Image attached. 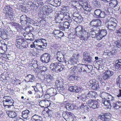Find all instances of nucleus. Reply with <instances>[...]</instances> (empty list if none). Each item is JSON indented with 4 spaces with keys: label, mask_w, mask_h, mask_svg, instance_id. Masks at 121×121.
Masks as SVG:
<instances>
[{
    "label": "nucleus",
    "mask_w": 121,
    "mask_h": 121,
    "mask_svg": "<svg viewBox=\"0 0 121 121\" xmlns=\"http://www.w3.org/2000/svg\"><path fill=\"white\" fill-rule=\"evenodd\" d=\"M57 60L59 62H64L66 64H67V62L65 60L64 55H63L61 57L57 59Z\"/></svg>",
    "instance_id": "nucleus-43"
},
{
    "label": "nucleus",
    "mask_w": 121,
    "mask_h": 121,
    "mask_svg": "<svg viewBox=\"0 0 121 121\" xmlns=\"http://www.w3.org/2000/svg\"><path fill=\"white\" fill-rule=\"evenodd\" d=\"M86 104L90 107L93 108H95L99 107L98 102L97 101L90 99L86 101Z\"/></svg>",
    "instance_id": "nucleus-9"
},
{
    "label": "nucleus",
    "mask_w": 121,
    "mask_h": 121,
    "mask_svg": "<svg viewBox=\"0 0 121 121\" xmlns=\"http://www.w3.org/2000/svg\"><path fill=\"white\" fill-rule=\"evenodd\" d=\"M78 71L80 73H83L84 74L89 72L88 71L89 69L87 66L86 64H79L77 66Z\"/></svg>",
    "instance_id": "nucleus-7"
},
{
    "label": "nucleus",
    "mask_w": 121,
    "mask_h": 121,
    "mask_svg": "<svg viewBox=\"0 0 121 121\" xmlns=\"http://www.w3.org/2000/svg\"><path fill=\"white\" fill-rule=\"evenodd\" d=\"M3 105L4 107L8 106V108H10V107L12 106H13V100L11 99L9 100L4 101L3 102Z\"/></svg>",
    "instance_id": "nucleus-19"
},
{
    "label": "nucleus",
    "mask_w": 121,
    "mask_h": 121,
    "mask_svg": "<svg viewBox=\"0 0 121 121\" xmlns=\"http://www.w3.org/2000/svg\"><path fill=\"white\" fill-rule=\"evenodd\" d=\"M26 18L27 16L25 15H22L20 17V18L22 21H26Z\"/></svg>",
    "instance_id": "nucleus-60"
},
{
    "label": "nucleus",
    "mask_w": 121,
    "mask_h": 121,
    "mask_svg": "<svg viewBox=\"0 0 121 121\" xmlns=\"http://www.w3.org/2000/svg\"><path fill=\"white\" fill-rule=\"evenodd\" d=\"M6 113L8 116L10 118H14L16 117L17 115L16 112L13 111H8Z\"/></svg>",
    "instance_id": "nucleus-23"
},
{
    "label": "nucleus",
    "mask_w": 121,
    "mask_h": 121,
    "mask_svg": "<svg viewBox=\"0 0 121 121\" xmlns=\"http://www.w3.org/2000/svg\"><path fill=\"white\" fill-rule=\"evenodd\" d=\"M93 5L95 8H99L100 6V3L96 0H94L92 1Z\"/></svg>",
    "instance_id": "nucleus-32"
},
{
    "label": "nucleus",
    "mask_w": 121,
    "mask_h": 121,
    "mask_svg": "<svg viewBox=\"0 0 121 121\" xmlns=\"http://www.w3.org/2000/svg\"><path fill=\"white\" fill-rule=\"evenodd\" d=\"M3 98L4 100H3V102H4V101H7L8 100H9L11 99H12L11 97H9L8 96H4L3 97Z\"/></svg>",
    "instance_id": "nucleus-55"
},
{
    "label": "nucleus",
    "mask_w": 121,
    "mask_h": 121,
    "mask_svg": "<svg viewBox=\"0 0 121 121\" xmlns=\"http://www.w3.org/2000/svg\"><path fill=\"white\" fill-rule=\"evenodd\" d=\"M80 108L81 109H82L84 110H85V109L88 110L89 109V108L87 105L83 104H82L80 106Z\"/></svg>",
    "instance_id": "nucleus-44"
},
{
    "label": "nucleus",
    "mask_w": 121,
    "mask_h": 121,
    "mask_svg": "<svg viewBox=\"0 0 121 121\" xmlns=\"http://www.w3.org/2000/svg\"><path fill=\"white\" fill-rule=\"evenodd\" d=\"M62 15V18L63 19H66L69 17V13L67 12H65L64 13H61Z\"/></svg>",
    "instance_id": "nucleus-38"
},
{
    "label": "nucleus",
    "mask_w": 121,
    "mask_h": 121,
    "mask_svg": "<svg viewBox=\"0 0 121 121\" xmlns=\"http://www.w3.org/2000/svg\"><path fill=\"white\" fill-rule=\"evenodd\" d=\"M114 43L116 47L119 48L121 47V40H118L115 41Z\"/></svg>",
    "instance_id": "nucleus-45"
},
{
    "label": "nucleus",
    "mask_w": 121,
    "mask_h": 121,
    "mask_svg": "<svg viewBox=\"0 0 121 121\" xmlns=\"http://www.w3.org/2000/svg\"><path fill=\"white\" fill-rule=\"evenodd\" d=\"M57 57L56 58L57 60V59L61 57L62 56H63V54L60 51L58 52L56 54Z\"/></svg>",
    "instance_id": "nucleus-56"
},
{
    "label": "nucleus",
    "mask_w": 121,
    "mask_h": 121,
    "mask_svg": "<svg viewBox=\"0 0 121 121\" xmlns=\"http://www.w3.org/2000/svg\"><path fill=\"white\" fill-rule=\"evenodd\" d=\"M98 32L103 37L106 36L107 34V31L106 30H100Z\"/></svg>",
    "instance_id": "nucleus-39"
},
{
    "label": "nucleus",
    "mask_w": 121,
    "mask_h": 121,
    "mask_svg": "<svg viewBox=\"0 0 121 121\" xmlns=\"http://www.w3.org/2000/svg\"><path fill=\"white\" fill-rule=\"evenodd\" d=\"M76 14L75 13H74L73 14V16H72V18L74 21L76 22L77 23H78V16L76 15Z\"/></svg>",
    "instance_id": "nucleus-49"
},
{
    "label": "nucleus",
    "mask_w": 121,
    "mask_h": 121,
    "mask_svg": "<svg viewBox=\"0 0 121 121\" xmlns=\"http://www.w3.org/2000/svg\"><path fill=\"white\" fill-rule=\"evenodd\" d=\"M82 30L86 35H89L90 32V28L87 26H82Z\"/></svg>",
    "instance_id": "nucleus-22"
},
{
    "label": "nucleus",
    "mask_w": 121,
    "mask_h": 121,
    "mask_svg": "<svg viewBox=\"0 0 121 121\" xmlns=\"http://www.w3.org/2000/svg\"><path fill=\"white\" fill-rule=\"evenodd\" d=\"M48 91L49 92V95L53 96L56 94V90L55 88H51L48 90Z\"/></svg>",
    "instance_id": "nucleus-26"
},
{
    "label": "nucleus",
    "mask_w": 121,
    "mask_h": 121,
    "mask_svg": "<svg viewBox=\"0 0 121 121\" xmlns=\"http://www.w3.org/2000/svg\"><path fill=\"white\" fill-rule=\"evenodd\" d=\"M113 106L116 109H119L121 106V102L118 101L114 103Z\"/></svg>",
    "instance_id": "nucleus-30"
},
{
    "label": "nucleus",
    "mask_w": 121,
    "mask_h": 121,
    "mask_svg": "<svg viewBox=\"0 0 121 121\" xmlns=\"http://www.w3.org/2000/svg\"><path fill=\"white\" fill-rule=\"evenodd\" d=\"M70 26V24L68 22H65L63 23H60L58 25V27L60 30H65V29L69 28Z\"/></svg>",
    "instance_id": "nucleus-15"
},
{
    "label": "nucleus",
    "mask_w": 121,
    "mask_h": 121,
    "mask_svg": "<svg viewBox=\"0 0 121 121\" xmlns=\"http://www.w3.org/2000/svg\"><path fill=\"white\" fill-rule=\"evenodd\" d=\"M31 111L28 110L23 111L22 112V116L24 119H29L31 117Z\"/></svg>",
    "instance_id": "nucleus-17"
},
{
    "label": "nucleus",
    "mask_w": 121,
    "mask_h": 121,
    "mask_svg": "<svg viewBox=\"0 0 121 121\" xmlns=\"http://www.w3.org/2000/svg\"><path fill=\"white\" fill-rule=\"evenodd\" d=\"M68 77L69 80L72 81L77 80L78 78L77 76L72 75H70Z\"/></svg>",
    "instance_id": "nucleus-35"
},
{
    "label": "nucleus",
    "mask_w": 121,
    "mask_h": 121,
    "mask_svg": "<svg viewBox=\"0 0 121 121\" xmlns=\"http://www.w3.org/2000/svg\"><path fill=\"white\" fill-rule=\"evenodd\" d=\"M98 81L102 85L104 86L105 85V83L104 82L102 79L101 78H99L98 79Z\"/></svg>",
    "instance_id": "nucleus-63"
},
{
    "label": "nucleus",
    "mask_w": 121,
    "mask_h": 121,
    "mask_svg": "<svg viewBox=\"0 0 121 121\" xmlns=\"http://www.w3.org/2000/svg\"><path fill=\"white\" fill-rule=\"evenodd\" d=\"M9 33L8 31L5 29H0V35H1V37L2 36H5L8 35Z\"/></svg>",
    "instance_id": "nucleus-25"
},
{
    "label": "nucleus",
    "mask_w": 121,
    "mask_h": 121,
    "mask_svg": "<svg viewBox=\"0 0 121 121\" xmlns=\"http://www.w3.org/2000/svg\"><path fill=\"white\" fill-rule=\"evenodd\" d=\"M94 16H97L99 18H104L106 16L105 12L100 9H97L94 12Z\"/></svg>",
    "instance_id": "nucleus-12"
},
{
    "label": "nucleus",
    "mask_w": 121,
    "mask_h": 121,
    "mask_svg": "<svg viewBox=\"0 0 121 121\" xmlns=\"http://www.w3.org/2000/svg\"><path fill=\"white\" fill-rule=\"evenodd\" d=\"M62 116L66 121H72L73 120V114L71 112L64 111L62 113Z\"/></svg>",
    "instance_id": "nucleus-6"
},
{
    "label": "nucleus",
    "mask_w": 121,
    "mask_h": 121,
    "mask_svg": "<svg viewBox=\"0 0 121 121\" xmlns=\"http://www.w3.org/2000/svg\"><path fill=\"white\" fill-rule=\"evenodd\" d=\"M90 33L92 35V38H95V35L97 33H96V31H90Z\"/></svg>",
    "instance_id": "nucleus-58"
},
{
    "label": "nucleus",
    "mask_w": 121,
    "mask_h": 121,
    "mask_svg": "<svg viewBox=\"0 0 121 121\" xmlns=\"http://www.w3.org/2000/svg\"><path fill=\"white\" fill-rule=\"evenodd\" d=\"M37 2L33 3L32 1H30L28 2V4L32 8L34 9L35 7L38 8V6H39V5H37Z\"/></svg>",
    "instance_id": "nucleus-33"
},
{
    "label": "nucleus",
    "mask_w": 121,
    "mask_h": 121,
    "mask_svg": "<svg viewBox=\"0 0 121 121\" xmlns=\"http://www.w3.org/2000/svg\"><path fill=\"white\" fill-rule=\"evenodd\" d=\"M61 13L58 14L56 15L55 16V19L56 22L59 23V24L60 23H61V22L63 19Z\"/></svg>",
    "instance_id": "nucleus-24"
},
{
    "label": "nucleus",
    "mask_w": 121,
    "mask_h": 121,
    "mask_svg": "<svg viewBox=\"0 0 121 121\" xmlns=\"http://www.w3.org/2000/svg\"><path fill=\"white\" fill-rule=\"evenodd\" d=\"M40 60L43 63H47L52 61L53 58L50 54L48 53H45L41 56Z\"/></svg>",
    "instance_id": "nucleus-5"
},
{
    "label": "nucleus",
    "mask_w": 121,
    "mask_h": 121,
    "mask_svg": "<svg viewBox=\"0 0 121 121\" xmlns=\"http://www.w3.org/2000/svg\"><path fill=\"white\" fill-rule=\"evenodd\" d=\"M79 54H74L68 61L67 62V64L69 65H75L77 64L78 60V58Z\"/></svg>",
    "instance_id": "nucleus-11"
},
{
    "label": "nucleus",
    "mask_w": 121,
    "mask_h": 121,
    "mask_svg": "<svg viewBox=\"0 0 121 121\" xmlns=\"http://www.w3.org/2000/svg\"><path fill=\"white\" fill-rule=\"evenodd\" d=\"M31 120L33 121H42V117L37 114H35L31 117Z\"/></svg>",
    "instance_id": "nucleus-20"
},
{
    "label": "nucleus",
    "mask_w": 121,
    "mask_h": 121,
    "mask_svg": "<svg viewBox=\"0 0 121 121\" xmlns=\"http://www.w3.org/2000/svg\"><path fill=\"white\" fill-rule=\"evenodd\" d=\"M50 69L53 72L58 73L62 70L65 68L64 65L58 62L52 63L50 65Z\"/></svg>",
    "instance_id": "nucleus-2"
},
{
    "label": "nucleus",
    "mask_w": 121,
    "mask_h": 121,
    "mask_svg": "<svg viewBox=\"0 0 121 121\" xmlns=\"http://www.w3.org/2000/svg\"><path fill=\"white\" fill-rule=\"evenodd\" d=\"M66 109L68 110H71L73 109L75 107L74 105L70 103H68L65 105Z\"/></svg>",
    "instance_id": "nucleus-29"
},
{
    "label": "nucleus",
    "mask_w": 121,
    "mask_h": 121,
    "mask_svg": "<svg viewBox=\"0 0 121 121\" xmlns=\"http://www.w3.org/2000/svg\"><path fill=\"white\" fill-rule=\"evenodd\" d=\"M46 40L45 39H43L42 41V46L43 49H45L46 48V47L47 46V43L46 42Z\"/></svg>",
    "instance_id": "nucleus-48"
},
{
    "label": "nucleus",
    "mask_w": 121,
    "mask_h": 121,
    "mask_svg": "<svg viewBox=\"0 0 121 121\" xmlns=\"http://www.w3.org/2000/svg\"><path fill=\"white\" fill-rule=\"evenodd\" d=\"M81 6L84 10L83 12L84 18H87V17H90L91 15L90 12L92 9V8L89 3L86 1L84 2L82 4Z\"/></svg>",
    "instance_id": "nucleus-1"
},
{
    "label": "nucleus",
    "mask_w": 121,
    "mask_h": 121,
    "mask_svg": "<svg viewBox=\"0 0 121 121\" xmlns=\"http://www.w3.org/2000/svg\"><path fill=\"white\" fill-rule=\"evenodd\" d=\"M39 68L41 72H45L47 70L46 67L43 66H39Z\"/></svg>",
    "instance_id": "nucleus-53"
},
{
    "label": "nucleus",
    "mask_w": 121,
    "mask_h": 121,
    "mask_svg": "<svg viewBox=\"0 0 121 121\" xmlns=\"http://www.w3.org/2000/svg\"><path fill=\"white\" fill-rule=\"evenodd\" d=\"M3 12L5 14V16L6 18L9 17L11 20H13L15 17L13 9L10 5L6 6L3 9Z\"/></svg>",
    "instance_id": "nucleus-3"
},
{
    "label": "nucleus",
    "mask_w": 121,
    "mask_h": 121,
    "mask_svg": "<svg viewBox=\"0 0 121 121\" xmlns=\"http://www.w3.org/2000/svg\"><path fill=\"white\" fill-rule=\"evenodd\" d=\"M89 82L91 84L90 86H94L96 83H97L98 82L95 79H93L90 80L89 81Z\"/></svg>",
    "instance_id": "nucleus-46"
},
{
    "label": "nucleus",
    "mask_w": 121,
    "mask_h": 121,
    "mask_svg": "<svg viewBox=\"0 0 121 121\" xmlns=\"http://www.w3.org/2000/svg\"><path fill=\"white\" fill-rule=\"evenodd\" d=\"M103 38V37H102V36L98 32L96 34L95 38L97 39L98 40H100L101 39Z\"/></svg>",
    "instance_id": "nucleus-50"
},
{
    "label": "nucleus",
    "mask_w": 121,
    "mask_h": 121,
    "mask_svg": "<svg viewBox=\"0 0 121 121\" xmlns=\"http://www.w3.org/2000/svg\"><path fill=\"white\" fill-rule=\"evenodd\" d=\"M114 97L112 96L111 95L108 94V95L106 99H108L107 100H108L110 102H112V101L114 100Z\"/></svg>",
    "instance_id": "nucleus-47"
},
{
    "label": "nucleus",
    "mask_w": 121,
    "mask_h": 121,
    "mask_svg": "<svg viewBox=\"0 0 121 121\" xmlns=\"http://www.w3.org/2000/svg\"><path fill=\"white\" fill-rule=\"evenodd\" d=\"M63 79H61L59 80H57L56 82V84L57 86V87L62 86V84H63Z\"/></svg>",
    "instance_id": "nucleus-36"
},
{
    "label": "nucleus",
    "mask_w": 121,
    "mask_h": 121,
    "mask_svg": "<svg viewBox=\"0 0 121 121\" xmlns=\"http://www.w3.org/2000/svg\"><path fill=\"white\" fill-rule=\"evenodd\" d=\"M37 4H38V5H39L38 7L39 6V5H43L45 3L44 2H43V0H40L39 1H38L37 3Z\"/></svg>",
    "instance_id": "nucleus-59"
},
{
    "label": "nucleus",
    "mask_w": 121,
    "mask_h": 121,
    "mask_svg": "<svg viewBox=\"0 0 121 121\" xmlns=\"http://www.w3.org/2000/svg\"><path fill=\"white\" fill-rule=\"evenodd\" d=\"M108 93L105 92H103L101 94L100 97L103 99H106L108 95Z\"/></svg>",
    "instance_id": "nucleus-42"
},
{
    "label": "nucleus",
    "mask_w": 121,
    "mask_h": 121,
    "mask_svg": "<svg viewBox=\"0 0 121 121\" xmlns=\"http://www.w3.org/2000/svg\"><path fill=\"white\" fill-rule=\"evenodd\" d=\"M109 6L112 7H115L118 4L117 1L116 0H112L111 2L109 3Z\"/></svg>",
    "instance_id": "nucleus-31"
},
{
    "label": "nucleus",
    "mask_w": 121,
    "mask_h": 121,
    "mask_svg": "<svg viewBox=\"0 0 121 121\" xmlns=\"http://www.w3.org/2000/svg\"><path fill=\"white\" fill-rule=\"evenodd\" d=\"M26 78L28 80V82H34L35 81L34 76L33 75L29 74L26 77Z\"/></svg>",
    "instance_id": "nucleus-21"
},
{
    "label": "nucleus",
    "mask_w": 121,
    "mask_h": 121,
    "mask_svg": "<svg viewBox=\"0 0 121 121\" xmlns=\"http://www.w3.org/2000/svg\"><path fill=\"white\" fill-rule=\"evenodd\" d=\"M82 26L80 25L78 26L75 29L76 33L81 31V30L82 31Z\"/></svg>",
    "instance_id": "nucleus-52"
},
{
    "label": "nucleus",
    "mask_w": 121,
    "mask_h": 121,
    "mask_svg": "<svg viewBox=\"0 0 121 121\" xmlns=\"http://www.w3.org/2000/svg\"><path fill=\"white\" fill-rule=\"evenodd\" d=\"M57 91L61 94L63 95L65 91L63 87V86L57 87Z\"/></svg>",
    "instance_id": "nucleus-34"
},
{
    "label": "nucleus",
    "mask_w": 121,
    "mask_h": 121,
    "mask_svg": "<svg viewBox=\"0 0 121 121\" xmlns=\"http://www.w3.org/2000/svg\"><path fill=\"white\" fill-rule=\"evenodd\" d=\"M116 64L115 65V67L116 69H121V66L118 63H116Z\"/></svg>",
    "instance_id": "nucleus-61"
},
{
    "label": "nucleus",
    "mask_w": 121,
    "mask_h": 121,
    "mask_svg": "<svg viewBox=\"0 0 121 121\" xmlns=\"http://www.w3.org/2000/svg\"><path fill=\"white\" fill-rule=\"evenodd\" d=\"M50 76L49 75H48L47 76V78H45L44 79V81L46 83H48L49 82H50Z\"/></svg>",
    "instance_id": "nucleus-57"
},
{
    "label": "nucleus",
    "mask_w": 121,
    "mask_h": 121,
    "mask_svg": "<svg viewBox=\"0 0 121 121\" xmlns=\"http://www.w3.org/2000/svg\"><path fill=\"white\" fill-rule=\"evenodd\" d=\"M116 83L117 86H119L120 84L121 83V75L119 76L117 79Z\"/></svg>",
    "instance_id": "nucleus-54"
},
{
    "label": "nucleus",
    "mask_w": 121,
    "mask_h": 121,
    "mask_svg": "<svg viewBox=\"0 0 121 121\" xmlns=\"http://www.w3.org/2000/svg\"><path fill=\"white\" fill-rule=\"evenodd\" d=\"M83 60L87 62L90 63L93 61L92 57L86 52L83 53Z\"/></svg>",
    "instance_id": "nucleus-16"
},
{
    "label": "nucleus",
    "mask_w": 121,
    "mask_h": 121,
    "mask_svg": "<svg viewBox=\"0 0 121 121\" xmlns=\"http://www.w3.org/2000/svg\"><path fill=\"white\" fill-rule=\"evenodd\" d=\"M102 103L105 105H108L109 108H110L112 107L111 103H112L106 99H103L102 100Z\"/></svg>",
    "instance_id": "nucleus-28"
},
{
    "label": "nucleus",
    "mask_w": 121,
    "mask_h": 121,
    "mask_svg": "<svg viewBox=\"0 0 121 121\" xmlns=\"http://www.w3.org/2000/svg\"><path fill=\"white\" fill-rule=\"evenodd\" d=\"M111 115L109 113H104L100 115L99 117L100 118L104 121H107L111 118Z\"/></svg>",
    "instance_id": "nucleus-14"
},
{
    "label": "nucleus",
    "mask_w": 121,
    "mask_h": 121,
    "mask_svg": "<svg viewBox=\"0 0 121 121\" xmlns=\"http://www.w3.org/2000/svg\"><path fill=\"white\" fill-rule=\"evenodd\" d=\"M26 42L23 38L21 37L18 39H16V46L17 48H25V43Z\"/></svg>",
    "instance_id": "nucleus-8"
},
{
    "label": "nucleus",
    "mask_w": 121,
    "mask_h": 121,
    "mask_svg": "<svg viewBox=\"0 0 121 121\" xmlns=\"http://www.w3.org/2000/svg\"><path fill=\"white\" fill-rule=\"evenodd\" d=\"M44 10L43 11V10H41L38 13L39 16L40 17H43V15H45Z\"/></svg>",
    "instance_id": "nucleus-51"
},
{
    "label": "nucleus",
    "mask_w": 121,
    "mask_h": 121,
    "mask_svg": "<svg viewBox=\"0 0 121 121\" xmlns=\"http://www.w3.org/2000/svg\"><path fill=\"white\" fill-rule=\"evenodd\" d=\"M101 21L99 19H94L90 23L91 26L99 27L101 26Z\"/></svg>",
    "instance_id": "nucleus-13"
},
{
    "label": "nucleus",
    "mask_w": 121,
    "mask_h": 121,
    "mask_svg": "<svg viewBox=\"0 0 121 121\" xmlns=\"http://www.w3.org/2000/svg\"><path fill=\"white\" fill-rule=\"evenodd\" d=\"M113 74V71L109 70H106L103 73V78L105 80L108 79Z\"/></svg>",
    "instance_id": "nucleus-10"
},
{
    "label": "nucleus",
    "mask_w": 121,
    "mask_h": 121,
    "mask_svg": "<svg viewBox=\"0 0 121 121\" xmlns=\"http://www.w3.org/2000/svg\"><path fill=\"white\" fill-rule=\"evenodd\" d=\"M81 100L83 102L85 101V95L84 94H82L81 95Z\"/></svg>",
    "instance_id": "nucleus-62"
},
{
    "label": "nucleus",
    "mask_w": 121,
    "mask_h": 121,
    "mask_svg": "<svg viewBox=\"0 0 121 121\" xmlns=\"http://www.w3.org/2000/svg\"><path fill=\"white\" fill-rule=\"evenodd\" d=\"M87 95L90 98H95L97 96V94L95 91H91L89 92L87 94Z\"/></svg>",
    "instance_id": "nucleus-27"
},
{
    "label": "nucleus",
    "mask_w": 121,
    "mask_h": 121,
    "mask_svg": "<svg viewBox=\"0 0 121 121\" xmlns=\"http://www.w3.org/2000/svg\"><path fill=\"white\" fill-rule=\"evenodd\" d=\"M76 34L77 36L79 38L83 37L86 35L85 33H84L83 31L81 30L77 33H76Z\"/></svg>",
    "instance_id": "nucleus-41"
},
{
    "label": "nucleus",
    "mask_w": 121,
    "mask_h": 121,
    "mask_svg": "<svg viewBox=\"0 0 121 121\" xmlns=\"http://www.w3.org/2000/svg\"><path fill=\"white\" fill-rule=\"evenodd\" d=\"M69 90L71 92L73 91L78 93L80 91L82 88L77 86H70L69 88Z\"/></svg>",
    "instance_id": "nucleus-18"
},
{
    "label": "nucleus",
    "mask_w": 121,
    "mask_h": 121,
    "mask_svg": "<svg viewBox=\"0 0 121 121\" xmlns=\"http://www.w3.org/2000/svg\"><path fill=\"white\" fill-rule=\"evenodd\" d=\"M116 20L115 18L113 17L110 18L108 21L105 22L106 26L110 30H114L117 25L116 23L114 22Z\"/></svg>",
    "instance_id": "nucleus-4"
},
{
    "label": "nucleus",
    "mask_w": 121,
    "mask_h": 121,
    "mask_svg": "<svg viewBox=\"0 0 121 121\" xmlns=\"http://www.w3.org/2000/svg\"><path fill=\"white\" fill-rule=\"evenodd\" d=\"M60 31L59 30H54V34L56 36L59 34V33L60 32Z\"/></svg>",
    "instance_id": "nucleus-64"
},
{
    "label": "nucleus",
    "mask_w": 121,
    "mask_h": 121,
    "mask_svg": "<svg viewBox=\"0 0 121 121\" xmlns=\"http://www.w3.org/2000/svg\"><path fill=\"white\" fill-rule=\"evenodd\" d=\"M91 88L92 89L96 91H98L99 90V86L98 82L96 83L94 86H91Z\"/></svg>",
    "instance_id": "nucleus-40"
},
{
    "label": "nucleus",
    "mask_w": 121,
    "mask_h": 121,
    "mask_svg": "<svg viewBox=\"0 0 121 121\" xmlns=\"http://www.w3.org/2000/svg\"><path fill=\"white\" fill-rule=\"evenodd\" d=\"M49 7H50L49 5ZM43 9L44 10V11H45V12L46 13L47 12L50 13L52 11V9L49 8L48 6L47 5H45L43 7Z\"/></svg>",
    "instance_id": "nucleus-37"
}]
</instances>
